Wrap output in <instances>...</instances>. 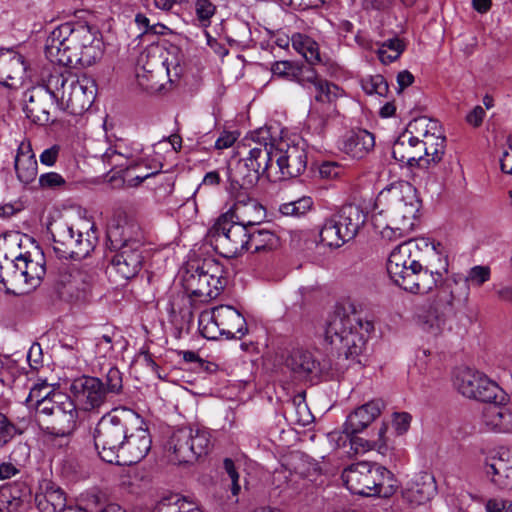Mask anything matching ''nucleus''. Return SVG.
<instances>
[{"mask_svg": "<svg viewBox=\"0 0 512 512\" xmlns=\"http://www.w3.org/2000/svg\"><path fill=\"white\" fill-rule=\"evenodd\" d=\"M65 183L63 177L55 172H49L40 175L39 184L42 188H56Z\"/></svg>", "mask_w": 512, "mask_h": 512, "instance_id": "61", "label": "nucleus"}, {"mask_svg": "<svg viewBox=\"0 0 512 512\" xmlns=\"http://www.w3.org/2000/svg\"><path fill=\"white\" fill-rule=\"evenodd\" d=\"M361 87L366 94L381 97H385L389 90L385 78L379 74L363 78L361 80Z\"/></svg>", "mask_w": 512, "mask_h": 512, "instance_id": "51", "label": "nucleus"}, {"mask_svg": "<svg viewBox=\"0 0 512 512\" xmlns=\"http://www.w3.org/2000/svg\"><path fill=\"white\" fill-rule=\"evenodd\" d=\"M304 88L313 91L314 100L312 104L320 107L336 105V101L345 94L344 90L338 85L319 77L315 70L314 78Z\"/></svg>", "mask_w": 512, "mask_h": 512, "instance_id": "34", "label": "nucleus"}, {"mask_svg": "<svg viewBox=\"0 0 512 512\" xmlns=\"http://www.w3.org/2000/svg\"><path fill=\"white\" fill-rule=\"evenodd\" d=\"M250 229L223 213L209 230V239L215 250L227 258L247 251Z\"/></svg>", "mask_w": 512, "mask_h": 512, "instance_id": "12", "label": "nucleus"}, {"mask_svg": "<svg viewBox=\"0 0 512 512\" xmlns=\"http://www.w3.org/2000/svg\"><path fill=\"white\" fill-rule=\"evenodd\" d=\"M483 470L494 486L512 490V447L491 451L485 458Z\"/></svg>", "mask_w": 512, "mask_h": 512, "instance_id": "20", "label": "nucleus"}, {"mask_svg": "<svg viewBox=\"0 0 512 512\" xmlns=\"http://www.w3.org/2000/svg\"><path fill=\"white\" fill-rule=\"evenodd\" d=\"M434 477L427 472L416 474L410 479L402 490L403 499L413 505H423L436 494Z\"/></svg>", "mask_w": 512, "mask_h": 512, "instance_id": "26", "label": "nucleus"}, {"mask_svg": "<svg viewBox=\"0 0 512 512\" xmlns=\"http://www.w3.org/2000/svg\"><path fill=\"white\" fill-rule=\"evenodd\" d=\"M211 446V434L207 429L191 427L173 431L166 444L171 460L178 464L193 463L207 455Z\"/></svg>", "mask_w": 512, "mask_h": 512, "instance_id": "10", "label": "nucleus"}, {"mask_svg": "<svg viewBox=\"0 0 512 512\" xmlns=\"http://www.w3.org/2000/svg\"><path fill=\"white\" fill-rule=\"evenodd\" d=\"M46 58L55 64L88 67L103 55V42L89 26L63 23L46 40Z\"/></svg>", "mask_w": 512, "mask_h": 512, "instance_id": "2", "label": "nucleus"}, {"mask_svg": "<svg viewBox=\"0 0 512 512\" xmlns=\"http://www.w3.org/2000/svg\"><path fill=\"white\" fill-rule=\"evenodd\" d=\"M102 161L110 167L111 170H129L138 166L137 158L134 153L123 141H118L108 147L102 155Z\"/></svg>", "mask_w": 512, "mask_h": 512, "instance_id": "37", "label": "nucleus"}, {"mask_svg": "<svg viewBox=\"0 0 512 512\" xmlns=\"http://www.w3.org/2000/svg\"><path fill=\"white\" fill-rule=\"evenodd\" d=\"M47 94L49 92H47L46 87L39 88L33 92L29 98V103L26 105L27 116L37 124L44 125L53 121L48 108L49 104L42 102V98L46 97Z\"/></svg>", "mask_w": 512, "mask_h": 512, "instance_id": "41", "label": "nucleus"}, {"mask_svg": "<svg viewBox=\"0 0 512 512\" xmlns=\"http://www.w3.org/2000/svg\"><path fill=\"white\" fill-rule=\"evenodd\" d=\"M14 166L20 182L29 184L36 179L38 165L30 143L22 142L19 145Z\"/></svg>", "mask_w": 512, "mask_h": 512, "instance_id": "38", "label": "nucleus"}, {"mask_svg": "<svg viewBox=\"0 0 512 512\" xmlns=\"http://www.w3.org/2000/svg\"><path fill=\"white\" fill-rule=\"evenodd\" d=\"M226 213L248 229H253L266 217V209L247 192L236 193L235 202Z\"/></svg>", "mask_w": 512, "mask_h": 512, "instance_id": "22", "label": "nucleus"}, {"mask_svg": "<svg viewBox=\"0 0 512 512\" xmlns=\"http://www.w3.org/2000/svg\"><path fill=\"white\" fill-rule=\"evenodd\" d=\"M244 147L248 148L246 160L253 165L256 172L269 180L275 178L274 159L277 156V138L273 136L271 127H261L245 139Z\"/></svg>", "mask_w": 512, "mask_h": 512, "instance_id": "14", "label": "nucleus"}, {"mask_svg": "<svg viewBox=\"0 0 512 512\" xmlns=\"http://www.w3.org/2000/svg\"><path fill=\"white\" fill-rule=\"evenodd\" d=\"M59 293L73 296L75 292L83 290V274L76 267L62 265L58 269L55 279Z\"/></svg>", "mask_w": 512, "mask_h": 512, "instance_id": "40", "label": "nucleus"}, {"mask_svg": "<svg viewBox=\"0 0 512 512\" xmlns=\"http://www.w3.org/2000/svg\"><path fill=\"white\" fill-rule=\"evenodd\" d=\"M284 143L277 140V156L275 164V178L286 179L301 175L307 166V153L299 145H287L283 149Z\"/></svg>", "mask_w": 512, "mask_h": 512, "instance_id": "21", "label": "nucleus"}, {"mask_svg": "<svg viewBox=\"0 0 512 512\" xmlns=\"http://www.w3.org/2000/svg\"><path fill=\"white\" fill-rule=\"evenodd\" d=\"M469 287L479 288L488 282L491 278V269L489 266L476 265L470 268L467 274H464Z\"/></svg>", "mask_w": 512, "mask_h": 512, "instance_id": "52", "label": "nucleus"}, {"mask_svg": "<svg viewBox=\"0 0 512 512\" xmlns=\"http://www.w3.org/2000/svg\"><path fill=\"white\" fill-rule=\"evenodd\" d=\"M20 433L6 415L0 413V447L8 443L16 434Z\"/></svg>", "mask_w": 512, "mask_h": 512, "instance_id": "55", "label": "nucleus"}, {"mask_svg": "<svg viewBox=\"0 0 512 512\" xmlns=\"http://www.w3.org/2000/svg\"><path fill=\"white\" fill-rule=\"evenodd\" d=\"M45 87L57 107L71 115H81L87 111L96 96L93 79L85 75L78 76L68 70L52 73Z\"/></svg>", "mask_w": 512, "mask_h": 512, "instance_id": "4", "label": "nucleus"}, {"mask_svg": "<svg viewBox=\"0 0 512 512\" xmlns=\"http://www.w3.org/2000/svg\"><path fill=\"white\" fill-rule=\"evenodd\" d=\"M377 49L375 50L379 60L383 64H390L396 61L405 50L404 42L398 37L390 38L381 43H376Z\"/></svg>", "mask_w": 512, "mask_h": 512, "instance_id": "46", "label": "nucleus"}, {"mask_svg": "<svg viewBox=\"0 0 512 512\" xmlns=\"http://www.w3.org/2000/svg\"><path fill=\"white\" fill-rule=\"evenodd\" d=\"M501 170L512 174V135L507 138L502 157L500 159Z\"/></svg>", "mask_w": 512, "mask_h": 512, "instance_id": "63", "label": "nucleus"}, {"mask_svg": "<svg viewBox=\"0 0 512 512\" xmlns=\"http://www.w3.org/2000/svg\"><path fill=\"white\" fill-rule=\"evenodd\" d=\"M338 114L336 105L320 107L311 104V108L307 117V126L314 133L321 134L328 120Z\"/></svg>", "mask_w": 512, "mask_h": 512, "instance_id": "43", "label": "nucleus"}, {"mask_svg": "<svg viewBox=\"0 0 512 512\" xmlns=\"http://www.w3.org/2000/svg\"><path fill=\"white\" fill-rule=\"evenodd\" d=\"M27 361L32 369H38L43 363L42 347L39 343L34 342L27 353Z\"/></svg>", "mask_w": 512, "mask_h": 512, "instance_id": "60", "label": "nucleus"}, {"mask_svg": "<svg viewBox=\"0 0 512 512\" xmlns=\"http://www.w3.org/2000/svg\"><path fill=\"white\" fill-rule=\"evenodd\" d=\"M156 50H158L157 46H151L140 53L136 64V77L138 80H140L141 77H153L154 68L159 62V59L155 55ZM139 83L143 85L141 81H139Z\"/></svg>", "mask_w": 512, "mask_h": 512, "instance_id": "47", "label": "nucleus"}, {"mask_svg": "<svg viewBox=\"0 0 512 512\" xmlns=\"http://www.w3.org/2000/svg\"><path fill=\"white\" fill-rule=\"evenodd\" d=\"M341 478L351 493L367 497L387 498L397 489L393 473L377 463H353L343 470Z\"/></svg>", "mask_w": 512, "mask_h": 512, "instance_id": "7", "label": "nucleus"}, {"mask_svg": "<svg viewBox=\"0 0 512 512\" xmlns=\"http://www.w3.org/2000/svg\"><path fill=\"white\" fill-rule=\"evenodd\" d=\"M454 385L465 397L482 402H502L504 392L501 387L483 373L464 369L456 375Z\"/></svg>", "mask_w": 512, "mask_h": 512, "instance_id": "17", "label": "nucleus"}, {"mask_svg": "<svg viewBox=\"0 0 512 512\" xmlns=\"http://www.w3.org/2000/svg\"><path fill=\"white\" fill-rule=\"evenodd\" d=\"M374 135L367 130L359 129L348 132L342 139L340 149L354 159H362L374 148Z\"/></svg>", "mask_w": 512, "mask_h": 512, "instance_id": "32", "label": "nucleus"}, {"mask_svg": "<svg viewBox=\"0 0 512 512\" xmlns=\"http://www.w3.org/2000/svg\"><path fill=\"white\" fill-rule=\"evenodd\" d=\"M384 407L381 399H374L359 406L348 415L343 425V433L353 435L362 432L381 414Z\"/></svg>", "mask_w": 512, "mask_h": 512, "instance_id": "27", "label": "nucleus"}, {"mask_svg": "<svg viewBox=\"0 0 512 512\" xmlns=\"http://www.w3.org/2000/svg\"><path fill=\"white\" fill-rule=\"evenodd\" d=\"M52 392L49 390V385L46 381H42L40 383L34 384V386L30 389L29 395L26 399V402L35 407V404H38V401L42 399V397L47 393Z\"/></svg>", "mask_w": 512, "mask_h": 512, "instance_id": "58", "label": "nucleus"}, {"mask_svg": "<svg viewBox=\"0 0 512 512\" xmlns=\"http://www.w3.org/2000/svg\"><path fill=\"white\" fill-rule=\"evenodd\" d=\"M373 330V323L363 319L352 305H337L328 315L324 330V340L331 353L337 354V360L320 363L309 350L297 347L286 358V367L297 378H307L316 373L338 377L351 363H361L360 357Z\"/></svg>", "mask_w": 512, "mask_h": 512, "instance_id": "1", "label": "nucleus"}, {"mask_svg": "<svg viewBox=\"0 0 512 512\" xmlns=\"http://www.w3.org/2000/svg\"><path fill=\"white\" fill-rule=\"evenodd\" d=\"M367 214L356 204L342 206L339 211L325 219L320 232V241L330 248H339L354 239L366 222Z\"/></svg>", "mask_w": 512, "mask_h": 512, "instance_id": "8", "label": "nucleus"}, {"mask_svg": "<svg viewBox=\"0 0 512 512\" xmlns=\"http://www.w3.org/2000/svg\"><path fill=\"white\" fill-rule=\"evenodd\" d=\"M446 266L447 265L443 267V271H440L438 269L432 270L428 267H423L422 264L419 263V268L412 269L397 286L413 294H427L442 280L443 273L447 272Z\"/></svg>", "mask_w": 512, "mask_h": 512, "instance_id": "23", "label": "nucleus"}, {"mask_svg": "<svg viewBox=\"0 0 512 512\" xmlns=\"http://www.w3.org/2000/svg\"><path fill=\"white\" fill-rule=\"evenodd\" d=\"M43 255L39 259H32L30 253L21 254L16 257L13 270L8 279L2 278L7 293L13 295H22L35 289L45 275V265Z\"/></svg>", "mask_w": 512, "mask_h": 512, "instance_id": "15", "label": "nucleus"}, {"mask_svg": "<svg viewBox=\"0 0 512 512\" xmlns=\"http://www.w3.org/2000/svg\"><path fill=\"white\" fill-rule=\"evenodd\" d=\"M17 364L15 360L6 355H0V380L9 381L17 373Z\"/></svg>", "mask_w": 512, "mask_h": 512, "instance_id": "56", "label": "nucleus"}, {"mask_svg": "<svg viewBox=\"0 0 512 512\" xmlns=\"http://www.w3.org/2000/svg\"><path fill=\"white\" fill-rule=\"evenodd\" d=\"M260 177V172H256L253 165L244 157L238 160L235 165L229 169L231 191L235 194L238 192H247L258 183Z\"/></svg>", "mask_w": 512, "mask_h": 512, "instance_id": "33", "label": "nucleus"}, {"mask_svg": "<svg viewBox=\"0 0 512 512\" xmlns=\"http://www.w3.org/2000/svg\"><path fill=\"white\" fill-rule=\"evenodd\" d=\"M38 416L49 418L46 433L56 437H66L76 428L78 410L73 400L62 392H47L35 404Z\"/></svg>", "mask_w": 512, "mask_h": 512, "instance_id": "9", "label": "nucleus"}, {"mask_svg": "<svg viewBox=\"0 0 512 512\" xmlns=\"http://www.w3.org/2000/svg\"><path fill=\"white\" fill-rule=\"evenodd\" d=\"M216 10L215 5L209 0H196L195 11L201 21H209Z\"/></svg>", "mask_w": 512, "mask_h": 512, "instance_id": "57", "label": "nucleus"}, {"mask_svg": "<svg viewBox=\"0 0 512 512\" xmlns=\"http://www.w3.org/2000/svg\"><path fill=\"white\" fill-rule=\"evenodd\" d=\"M429 118L420 117L409 122L406 130L396 139L392 146L393 158L410 167L424 165L420 135L427 132Z\"/></svg>", "mask_w": 512, "mask_h": 512, "instance_id": "16", "label": "nucleus"}, {"mask_svg": "<svg viewBox=\"0 0 512 512\" xmlns=\"http://www.w3.org/2000/svg\"><path fill=\"white\" fill-rule=\"evenodd\" d=\"M6 487L11 488V495L13 496L14 500L16 501L19 507L23 503L24 499L31 494L30 488L24 483H14Z\"/></svg>", "mask_w": 512, "mask_h": 512, "instance_id": "64", "label": "nucleus"}, {"mask_svg": "<svg viewBox=\"0 0 512 512\" xmlns=\"http://www.w3.org/2000/svg\"><path fill=\"white\" fill-rule=\"evenodd\" d=\"M426 130L427 132L420 135L419 148L422 150L424 162L422 168H429L430 165L440 162L445 152V137L441 133L438 121L429 119Z\"/></svg>", "mask_w": 512, "mask_h": 512, "instance_id": "24", "label": "nucleus"}, {"mask_svg": "<svg viewBox=\"0 0 512 512\" xmlns=\"http://www.w3.org/2000/svg\"><path fill=\"white\" fill-rule=\"evenodd\" d=\"M139 423H142V417L128 408H114L103 415L93 432L99 457L107 463L119 462L118 452L123 440Z\"/></svg>", "mask_w": 512, "mask_h": 512, "instance_id": "6", "label": "nucleus"}, {"mask_svg": "<svg viewBox=\"0 0 512 512\" xmlns=\"http://www.w3.org/2000/svg\"><path fill=\"white\" fill-rule=\"evenodd\" d=\"M345 439L342 433L340 432H332L329 434V438L332 441H336L338 445H340V442L345 443L346 439L349 438L351 449L354 450L356 454H363L370 450H377V447H379V443H374L372 439H364L362 437L353 435H347L345 434Z\"/></svg>", "mask_w": 512, "mask_h": 512, "instance_id": "49", "label": "nucleus"}, {"mask_svg": "<svg viewBox=\"0 0 512 512\" xmlns=\"http://www.w3.org/2000/svg\"><path fill=\"white\" fill-rule=\"evenodd\" d=\"M216 320L227 339H242L248 333V327L243 315L230 305L214 307Z\"/></svg>", "mask_w": 512, "mask_h": 512, "instance_id": "29", "label": "nucleus"}, {"mask_svg": "<svg viewBox=\"0 0 512 512\" xmlns=\"http://www.w3.org/2000/svg\"><path fill=\"white\" fill-rule=\"evenodd\" d=\"M228 283L223 264L214 259L204 260L202 265L184 278V287L192 297L208 302L215 299Z\"/></svg>", "mask_w": 512, "mask_h": 512, "instance_id": "11", "label": "nucleus"}, {"mask_svg": "<svg viewBox=\"0 0 512 512\" xmlns=\"http://www.w3.org/2000/svg\"><path fill=\"white\" fill-rule=\"evenodd\" d=\"M135 23L143 34L164 35L167 30V27L159 22L151 24V20L142 13L136 14Z\"/></svg>", "mask_w": 512, "mask_h": 512, "instance_id": "54", "label": "nucleus"}, {"mask_svg": "<svg viewBox=\"0 0 512 512\" xmlns=\"http://www.w3.org/2000/svg\"><path fill=\"white\" fill-rule=\"evenodd\" d=\"M71 392L86 409L100 407L107 399L104 383L96 377L84 376L73 381Z\"/></svg>", "mask_w": 512, "mask_h": 512, "instance_id": "25", "label": "nucleus"}, {"mask_svg": "<svg viewBox=\"0 0 512 512\" xmlns=\"http://www.w3.org/2000/svg\"><path fill=\"white\" fill-rule=\"evenodd\" d=\"M11 488L2 487L0 489V510L15 512L19 506L11 495Z\"/></svg>", "mask_w": 512, "mask_h": 512, "instance_id": "59", "label": "nucleus"}, {"mask_svg": "<svg viewBox=\"0 0 512 512\" xmlns=\"http://www.w3.org/2000/svg\"><path fill=\"white\" fill-rule=\"evenodd\" d=\"M491 402L482 411V423L488 430L497 432H509L512 430V411Z\"/></svg>", "mask_w": 512, "mask_h": 512, "instance_id": "36", "label": "nucleus"}, {"mask_svg": "<svg viewBox=\"0 0 512 512\" xmlns=\"http://www.w3.org/2000/svg\"><path fill=\"white\" fill-rule=\"evenodd\" d=\"M412 417L407 412L394 413L393 427L399 435L404 434L410 427Z\"/></svg>", "mask_w": 512, "mask_h": 512, "instance_id": "62", "label": "nucleus"}, {"mask_svg": "<svg viewBox=\"0 0 512 512\" xmlns=\"http://www.w3.org/2000/svg\"><path fill=\"white\" fill-rule=\"evenodd\" d=\"M273 76L306 86L314 78V69L309 65L293 61H276L272 64Z\"/></svg>", "mask_w": 512, "mask_h": 512, "instance_id": "35", "label": "nucleus"}, {"mask_svg": "<svg viewBox=\"0 0 512 512\" xmlns=\"http://www.w3.org/2000/svg\"><path fill=\"white\" fill-rule=\"evenodd\" d=\"M422 255L419 243L410 239L396 246L390 253L387 272L391 280L398 285L412 269L419 268Z\"/></svg>", "mask_w": 512, "mask_h": 512, "instance_id": "18", "label": "nucleus"}, {"mask_svg": "<svg viewBox=\"0 0 512 512\" xmlns=\"http://www.w3.org/2000/svg\"><path fill=\"white\" fill-rule=\"evenodd\" d=\"M93 230V228H91ZM50 232L53 240V250L60 259L81 260L87 257L95 247L96 236L87 232L86 237L83 233L66 222H57Z\"/></svg>", "mask_w": 512, "mask_h": 512, "instance_id": "13", "label": "nucleus"}, {"mask_svg": "<svg viewBox=\"0 0 512 512\" xmlns=\"http://www.w3.org/2000/svg\"><path fill=\"white\" fill-rule=\"evenodd\" d=\"M313 206L311 197H301L295 201L283 203L279 207V212L284 216L301 217L305 215Z\"/></svg>", "mask_w": 512, "mask_h": 512, "instance_id": "50", "label": "nucleus"}, {"mask_svg": "<svg viewBox=\"0 0 512 512\" xmlns=\"http://www.w3.org/2000/svg\"><path fill=\"white\" fill-rule=\"evenodd\" d=\"M35 503L41 512H60L66 503L65 493L53 482L45 479L39 483Z\"/></svg>", "mask_w": 512, "mask_h": 512, "instance_id": "30", "label": "nucleus"}, {"mask_svg": "<svg viewBox=\"0 0 512 512\" xmlns=\"http://www.w3.org/2000/svg\"><path fill=\"white\" fill-rule=\"evenodd\" d=\"M376 207H382L389 218L387 230L395 238H402L412 232L416 225L420 201L414 186L406 181H398L384 188L376 199Z\"/></svg>", "mask_w": 512, "mask_h": 512, "instance_id": "3", "label": "nucleus"}, {"mask_svg": "<svg viewBox=\"0 0 512 512\" xmlns=\"http://www.w3.org/2000/svg\"><path fill=\"white\" fill-rule=\"evenodd\" d=\"M109 247L115 251L110 263L123 280L134 278L143 264V241L139 227L133 223L110 226L107 230Z\"/></svg>", "mask_w": 512, "mask_h": 512, "instance_id": "5", "label": "nucleus"}, {"mask_svg": "<svg viewBox=\"0 0 512 512\" xmlns=\"http://www.w3.org/2000/svg\"><path fill=\"white\" fill-rule=\"evenodd\" d=\"M24 57L10 49L0 50V83L14 87L15 80H21L25 74Z\"/></svg>", "mask_w": 512, "mask_h": 512, "instance_id": "31", "label": "nucleus"}, {"mask_svg": "<svg viewBox=\"0 0 512 512\" xmlns=\"http://www.w3.org/2000/svg\"><path fill=\"white\" fill-rule=\"evenodd\" d=\"M291 44L294 50L301 54L309 64L314 65L321 61L319 46L311 37L295 33L291 37Z\"/></svg>", "mask_w": 512, "mask_h": 512, "instance_id": "42", "label": "nucleus"}, {"mask_svg": "<svg viewBox=\"0 0 512 512\" xmlns=\"http://www.w3.org/2000/svg\"><path fill=\"white\" fill-rule=\"evenodd\" d=\"M198 329L203 337L209 340H217L224 336L220 329V323L216 320L215 308L202 311L198 318Z\"/></svg>", "mask_w": 512, "mask_h": 512, "instance_id": "45", "label": "nucleus"}, {"mask_svg": "<svg viewBox=\"0 0 512 512\" xmlns=\"http://www.w3.org/2000/svg\"><path fill=\"white\" fill-rule=\"evenodd\" d=\"M152 439L148 427L142 418V423L136 424L119 448V462L113 464L133 465L146 457L151 449Z\"/></svg>", "mask_w": 512, "mask_h": 512, "instance_id": "19", "label": "nucleus"}, {"mask_svg": "<svg viewBox=\"0 0 512 512\" xmlns=\"http://www.w3.org/2000/svg\"><path fill=\"white\" fill-rule=\"evenodd\" d=\"M247 251L257 254H267L277 250L280 237L272 230L266 228L250 229Z\"/></svg>", "mask_w": 512, "mask_h": 512, "instance_id": "39", "label": "nucleus"}, {"mask_svg": "<svg viewBox=\"0 0 512 512\" xmlns=\"http://www.w3.org/2000/svg\"><path fill=\"white\" fill-rule=\"evenodd\" d=\"M152 512H199L192 507V503L178 494L162 498Z\"/></svg>", "mask_w": 512, "mask_h": 512, "instance_id": "48", "label": "nucleus"}, {"mask_svg": "<svg viewBox=\"0 0 512 512\" xmlns=\"http://www.w3.org/2000/svg\"><path fill=\"white\" fill-rule=\"evenodd\" d=\"M470 289L463 273H452L440 287V299L451 308H462L468 304Z\"/></svg>", "mask_w": 512, "mask_h": 512, "instance_id": "28", "label": "nucleus"}, {"mask_svg": "<svg viewBox=\"0 0 512 512\" xmlns=\"http://www.w3.org/2000/svg\"><path fill=\"white\" fill-rule=\"evenodd\" d=\"M104 388L106 394H118L122 391V373L116 367H110L105 375Z\"/></svg>", "mask_w": 512, "mask_h": 512, "instance_id": "53", "label": "nucleus"}, {"mask_svg": "<svg viewBox=\"0 0 512 512\" xmlns=\"http://www.w3.org/2000/svg\"><path fill=\"white\" fill-rule=\"evenodd\" d=\"M446 320L444 315L437 310H429L418 317V325L427 337H437L445 329Z\"/></svg>", "mask_w": 512, "mask_h": 512, "instance_id": "44", "label": "nucleus"}]
</instances>
